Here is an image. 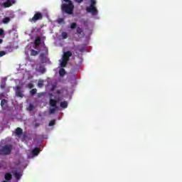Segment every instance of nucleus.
Here are the masks:
<instances>
[{
	"instance_id": "f257e3e1",
	"label": "nucleus",
	"mask_w": 182,
	"mask_h": 182,
	"mask_svg": "<svg viewBox=\"0 0 182 182\" xmlns=\"http://www.w3.org/2000/svg\"><path fill=\"white\" fill-rule=\"evenodd\" d=\"M49 97H50L49 105L50 107H53L49 109V114H53V113H55V112H56V110L58 109V106H57L58 103H59V102L61 100H60V97H58V96H55V99L52 98L53 97V93H50Z\"/></svg>"
},
{
	"instance_id": "f03ea898",
	"label": "nucleus",
	"mask_w": 182,
	"mask_h": 182,
	"mask_svg": "<svg viewBox=\"0 0 182 182\" xmlns=\"http://www.w3.org/2000/svg\"><path fill=\"white\" fill-rule=\"evenodd\" d=\"M64 2H67L68 4H63L61 5V11L65 12V14H68V15H72L73 14V9H75V5H73V2L71 0H63Z\"/></svg>"
},
{
	"instance_id": "7ed1b4c3",
	"label": "nucleus",
	"mask_w": 182,
	"mask_h": 182,
	"mask_svg": "<svg viewBox=\"0 0 182 182\" xmlns=\"http://www.w3.org/2000/svg\"><path fill=\"white\" fill-rule=\"evenodd\" d=\"M12 153V145L6 144L0 149V156H9Z\"/></svg>"
},
{
	"instance_id": "20e7f679",
	"label": "nucleus",
	"mask_w": 182,
	"mask_h": 182,
	"mask_svg": "<svg viewBox=\"0 0 182 182\" xmlns=\"http://www.w3.org/2000/svg\"><path fill=\"white\" fill-rule=\"evenodd\" d=\"M41 19H43V15H42L41 12H37L34 14L33 18L29 19V21L37 22V21H41Z\"/></svg>"
},
{
	"instance_id": "39448f33",
	"label": "nucleus",
	"mask_w": 182,
	"mask_h": 182,
	"mask_svg": "<svg viewBox=\"0 0 182 182\" xmlns=\"http://www.w3.org/2000/svg\"><path fill=\"white\" fill-rule=\"evenodd\" d=\"M86 11L88 14H91L92 15H97L98 13L97 8L95 6H89L86 7Z\"/></svg>"
},
{
	"instance_id": "423d86ee",
	"label": "nucleus",
	"mask_w": 182,
	"mask_h": 182,
	"mask_svg": "<svg viewBox=\"0 0 182 182\" xmlns=\"http://www.w3.org/2000/svg\"><path fill=\"white\" fill-rule=\"evenodd\" d=\"M16 96H17V97H23V94H22V87L19 85L16 87Z\"/></svg>"
},
{
	"instance_id": "0eeeda50",
	"label": "nucleus",
	"mask_w": 182,
	"mask_h": 182,
	"mask_svg": "<svg viewBox=\"0 0 182 182\" xmlns=\"http://www.w3.org/2000/svg\"><path fill=\"white\" fill-rule=\"evenodd\" d=\"M72 56V52L70 51H66L65 53H63L62 59L64 60H67L69 62L70 60V57Z\"/></svg>"
},
{
	"instance_id": "6e6552de",
	"label": "nucleus",
	"mask_w": 182,
	"mask_h": 182,
	"mask_svg": "<svg viewBox=\"0 0 182 182\" xmlns=\"http://www.w3.org/2000/svg\"><path fill=\"white\" fill-rule=\"evenodd\" d=\"M42 43V41L41 40V37L40 36H37V38L35 39L34 41V49H38V48H39V46Z\"/></svg>"
},
{
	"instance_id": "1a4fd4ad",
	"label": "nucleus",
	"mask_w": 182,
	"mask_h": 182,
	"mask_svg": "<svg viewBox=\"0 0 182 182\" xmlns=\"http://www.w3.org/2000/svg\"><path fill=\"white\" fill-rule=\"evenodd\" d=\"M39 153H41V149H39V148L36 147L34 148L32 151H31V154L32 156H38V154H39Z\"/></svg>"
},
{
	"instance_id": "9d476101",
	"label": "nucleus",
	"mask_w": 182,
	"mask_h": 182,
	"mask_svg": "<svg viewBox=\"0 0 182 182\" xmlns=\"http://www.w3.org/2000/svg\"><path fill=\"white\" fill-rule=\"evenodd\" d=\"M4 178L6 181L12 180V174H11V173H6L4 176Z\"/></svg>"
},
{
	"instance_id": "9b49d317",
	"label": "nucleus",
	"mask_w": 182,
	"mask_h": 182,
	"mask_svg": "<svg viewBox=\"0 0 182 182\" xmlns=\"http://www.w3.org/2000/svg\"><path fill=\"white\" fill-rule=\"evenodd\" d=\"M4 8H9V6H12V3L11 0H8L7 1L4 3Z\"/></svg>"
},
{
	"instance_id": "f8f14e48",
	"label": "nucleus",
	"mask_w": 182,
	"mask_h": 182,
	"mask_svg": "<svg viewBox=\"0 0 182 182\" xmlns=\"http://www.w3.org/2000/svg\"><path fill=\"white\" fill-rule=\"evenodd\" d=\"M68 60L62 59L60 62V67L61 68H66V65H68Z\"/></svg>"
},
{
	"instance_id": "ddd939ff",
	"label": "nucleus",
	"mask_w": 182,
	"mask_h": 182,
	"mask_svg": "<svg viewBox=\"0 0 182 182\" xmlns=\"http://www.w3.org/2000/svg\"><path fill=\"white\" fill-rule=\"evenodd\" d=\"M23 133V131L20 127L16 128V134L17 136H21Z\"/></svg>"
},
{
	"instance_id": "4468645a",
	"label": "nucleus",
	"mask_w": 182,
	"mask_h": 182,
	"mask_svg": "<svg viewBox=\"0 0 182 182\" xmlns=\"http://www.w3.org/2000/svg\"><path fill=\"white\" fill-rule=\"evenodd\" d=\"M60 106L63 109H66L68 107V102L66 101L61 102Z\"/></svg>"
},
{
	"instance_id": "2eb2a0df",
	"label": "nucleus",
	"mask_w": 182,
	"mask_h": 182,
	"mask_svg": "<svg viewBox=\"0 0 182 182\" xmlns=\"http://www.w3.org/2000/svg\"><path fill=\"white\" fill-rule=\"evenodd\" d=\"M37 55H39V51L36 50H31V56H37Z\"/></svg>"
},
{
	"instance_id": "dca6fc26",
	"label": "nucleus",
	"mask_w": 182,
	"mask_h": 182,
	"mask_svg": "<svg viewBox=\"0 0 182 182\" xmlns=\"http://www.w3.org/2000/svg\"><path fill=\"white\" fill-rule=\"evenodd\" d=\"M9 22H11V18L9 17H5L2 20V23L4 24L9 23Z\"/></svg>"
},
{
	"instance_id": "f3484780",
	"label": "nucleus",
	"mask_w": 182,
	"mask_h": 182,
	"mask_svg": "<svg viewBox=\"0 0 182 182\" xmlns=\"http://www.w3.org/2000/svg\"><path fill=\"white\" fill-rule=\"evenodd\" d=\"M59 75L63 77V76H65L66 75V71L64 70V68H61L59 70Z\"/></svg>"
},
{
	"instance_id": "a211bd4d",
	"label": "nucleus",
	"mask_w": 182,
	"mask_h": 182,
	"mask_svg": "<svg viewBox=\"0 0 182 182\" xmlns=\"http://www.w3.org/2000/svg\"><path fill=\"white\" fill-rule=\"evenodd\" d=\"M21 176H22V175L19 172L16 171L14 173V177H15V178H16V180H21Z\"/></svg>"
},
{
	"instance_id": "6ab92c4d",
	"label": "nucleus",
	"mask_w": 182,
	"mask_h": 182,
	"mask_svg": "<svg viewBox=\"0 0 182 182\" xmlns=\"http://www.w3.org/2000/svg\"><path fill=\"white\" fill-rule=\"evenodd\" d=\"M76 32L77 35H82V33H83V29L80 27H77Z\"/></svg>"
},
{
	"instance_id": "aec40b11",
	"label": "nucleus",
	"mask_w": 182,
	"mask_h": 182,
	"mask_svg": "<svg viewBox=\"0 0 182 182\" xmlns=\"http://www.w3.org/2000/svg\"><path fill=\"white\" fill-rule=\"evenodd\" d=\"M37 92H38V90H36V88H34L30 91V94L31 95V96H35Z\"/></svg>"
},
{
	"instance_id": "412c9836",
	"label": "nucleus",
	"mask_w": 182,
	"mask_h": 182,
	"mask_svg": "<svg viewBox=\"0 0 182 182\" xmlns=\"http://www.w3.org/2000/svg\"><path fill=\"white\" fill-rule=\"evenodd\" d=\"M55 123H56V119L51 120L48 124L49 127H52V126H55Z\"/></svg>"
},
{
	"instance_id": "4be33fe9",
	"label": "nucleus",
	"mask_w": 182,
	"mask_h": 182,
	"mask_svg": "<svg viewBox=\"0 0 182 182\" xmlns=\"http://www.w3.org/2000/svg\"><path fill=\"white\" fill-rule=\"evenodd\" d=\"M39 70L41 73H45V72H46V69L42 65L39 67Z\"/></svg>"
},
{
	"instance_id": "5701e85b",
	"label": "nucleus",
	"mask_w": 182,
	"mask_h": 182,
	"mask_svg": "<svg viewBox=\"0 0 182 182\" xmlns=\"http://www.w3.org/2000/svg\"><path fill=\"white\" fill-rule=\"evenodd\" d=\"M63 39H68V33L63 31L61 34Z\"/></svg>"
},
{
	"instance_id": "b1692460",
	"label": "nucleus",
	"mask_w": 182,
	"mask_h": 182,
	"mask_svg": "<svg viewBox=\"0 0 182 182\" xmlns=\"http://www.w3.org/2000/svg\"><path fill=\"white\" fill-rule=\"evenodd\" d=\"M96 0H90V6H96Z\"/></svg>"
},
{
	"instance_id": "393cba45",
	"label": "nucleus",
	"mask_w": 182,
	"mask_h": 182,
	"mask_svg": "<svg viewBox=\"0 0 182 182\" xmlns=\"http://www.w3.org/2000/svg\"><path fill=\"white\" fill-rule=\"evenodd\" d=\"M77 24L76 23H73L70 25V28L71 29H75V28H77Z\"/></svg>"
},
{
	"instance_id": "a878e982",
	"label": "nucleus",
	"mask_w": 182,
	"mask_h": 182,
	"mask_svg": "<svg viewBox=\"0 0 182 182\" xmlns=\"http://www.w3.org/2000/svg\"><path fill=\"white\" fill-rule=\"evenodd\" d=\"M6 100H1V107H4V106L6 105Z\"/></svg>"
},
{
	"instance_id": "bb28decb",
	"label": "nucleus",
	"mask_w": 182,
	"mask_h": 182,
	"mask_svg": "<svg viewBox=\"0 0 182 182\" xmlns=\"http://www.w3.org/2000/svg\"><path fill=\"white\" fill-rule=\"evenodd\" d=\"M6 55V53L5 51H0V58H2V56H5Z\"/></svg>"
},
{
	"instance_id": "cd10ccee",
	"label": "nucleus",
	"mask_w": 182,
	"mask_h": 182,
	"mask_svg": "<svg viewBox=\"0 0 182 182\" xmlns=\"http://www.w3.org/2000/svg\"><path fill=\"white\" fill-rule=\"evenodd\" d=\"M40 58H41V60H43L45 59V53H42L40 55Z\"/></svg>"
},
{
	"instance_id": "c85d7f7f",
	"label": "nucleus",
	"mask_w": 182,
	"mask_h": 182,
	"mask_svg": "<svg viewBox=\"0 0 182 182\" xmlns=\"http://www.w3.org/2000/svg\"><path fill=\"white\" fill-rule=\"evenodd\" d=\"M28 87L29 89H33V83H28Z\"/></svg>"
},
{
	"instance_id": "c756f323",
	"label": "nucleus",
	"mask_w": 182,
	"mask_h": 182,
	"mask_svg": "<svg viewBox=\"0 0 182 182\" xmlns=\"http://www.w3.org/2000/svg\"><path fill=\"white\" fill-rule=\"evenodd\" d=\"M38 87H42L43 86V82H38Z\"/></svg>"
},
{
	"instance_id": "7c9ffc66",
	"label": "nucleus",
	"mask_w": 182,
	"mask_h": 182,
	"mask_svg": "<svg viewBox=\"0 0 182 182\" xmlns=\"http://www.w3.org/2000/svg\"><path fill=\"white\" fill-rule=\"evenodd\" d=\"M55 87H56V85H53L51 90H50L51 92H53V90H55Z\"/></svg>"
},
{
	"instance_id": "2f4dec72",
	"label": "nucleus",
	"mask_w": 182,
	"mask_h": 182,
	"mask_svg": "<svg viewBox=\"0 0 182 182\" xmlns=\"http://www.w3.org/2000/svg\"><path fill=\"white\" fill-rule=\"evenodd\" d=\"M75 2H77V4H82V2H83V0H75Z\"/></svg>"
},
{
	"instance_id": "473e14b6",
	"label": "nucleus",
	"mask_w": 182,
	"mask_h": 182,
	"mask_svg": "<svg viewBox=\"0 0 182 182\" xmlns=\"http://www.w3.org/2000/svg\"><path fill=\"white\" fill-rule=\"evenodd\" d=\"M4 35V30L2 28H0V36H2Z\"/></svg>"
},
{
	"instance_id": "72a5a7b5",
	"label": "nucleus",
	"mask_w": 182,
	"mask_h": 182,
	"mask_svg": "<svg viewBox=\"0 0 182 182\" xmlns=\"http://www.w3.org/2000/svg\"><path fill=\"white\" fill-rule=\"evenodd\" d=\"M1 89H5V83H2L1 85Z\"/></svg>"
},
{
	"instance_id": "f704fd0d",
	"label": "nucleus",
	"mask_w": 182,
	"mask_h": 182,
	"mask_svg": "<svg viewBox=\"0 0 182 182\" xmlns=\"http://www.w3.org/2000/svg\"><path fill=\"white\" fill-rule=\"evenodd\" d=\"M34 126H35V127H39V126H41V124L39 123H36Z\"/></svg>"
},
{
	"instance_id": "c9c22d12",
	"label": "nucleus",
	"mask_w": 182,
	"mask_h": 182,
	"mask_svg": "<svg viewBox=\"0 0 182 182\" xmlns=\"http://www.w3.org/2000/svg\"><path fill=\"white\" fill-rule=\"evenodd\" d=\"M56 93H57L58 95H60V93H61L60 90H58L56 91Z\"/></svg>"
},
{
	"instance_id": "e433bc0d",
	"label": "nucleus",
	"mask_w": 182,
	"mask_h": 182,
	"mask_svg": "<svg viewBox=\"0 0 182 182\" xmlns=\"http://www.w3.org/2000/svg\"><path fill=\"white\" fill-rule=\"evenodd\" d=\"M60 22H63V18H60V19L58 20V23H60Z\"/></svg>"
},
{
	"instance_id": "4c0bfd02",
	"label": "nucleus",
	"mask_w": 182,
	"mask_h": 182,
	"mask_svg": "<svg viewBox=\"0 0 182 182\" xmlns=\"http://www.w3.org/2000/svg\"><path fill=\"white\" fill-rule=\"evenodd\" d=\"M29 109H30V110H32V109H33V105H30Z\"/></svg>"
},
{
	"instance_id": "58836bf2",
	"label": "nucleus",
	"mask_w": 182,
	"mask_h": 182,
	"mask_svg": "<svg viewBox=\"0 0 182 182\" xmlns=\"http://www.w3.org/2000/svg\"><path fill=\"white\" fill-rule=\"evenodd\" d=\"M48 48H46V53H48Z\"/></svg>"
},
{
	"instance_id": "ea45409f",
	"label": "nucleus",
	"mask_w": 182,
	"mask_h": 182,
	"mask_svg": "<svg viewBox=\"0 0 182 182\" xmlns=\"http://www.w3.org/2000/svg\"><path fill=\"white\" fill-rule=\"evenodd\" d=\"M3 40L0 38V43H2Z\"/></svg>"
}]
</instances>
